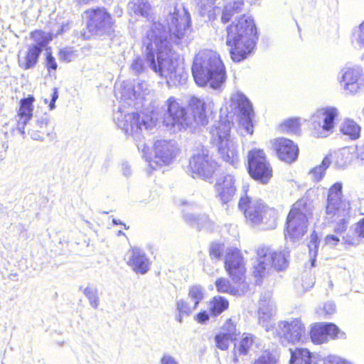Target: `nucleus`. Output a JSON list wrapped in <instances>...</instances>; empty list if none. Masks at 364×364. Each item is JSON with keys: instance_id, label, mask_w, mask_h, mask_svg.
Wrapping results in <instances>:
<instances>
[{"instance_id": "f257e3e1", "label": "nucleus", "mask_w": 364, "mask_h": 364, "mask_svg": "<svg viewBox=\"0 0 364 364\" xmlns=\"http://www.w3.org/2000/svg\"><path fill=\"white\" fill-rule=\"evenodd\" d=\"M192 31L191 18L186 9L174 8L164 22H154L142 38V48L150 68L160 76L176 78L182 77L181 70L171 59L172 44H187Z\"/></svg>"}, {"instance_id": "f03ea898", "label": "nucleus", "mask_w": 364, "mask_h": 364, "mask_svg": "<svg viewBox=\"0 0 364 364\" xmlns=\"http://www.w3.org/2000/svg\"><path fill=\"white\" fill-rule=\"evenodd\" d=\"M113 119L118 128L121 129L126 135L131 136L136 141H139L137 147L141 150L143 157L148 163L149 173L156 170L163 165L171 163L176 154L175 142L166 140H158L154 144V159L147 156L149 146L145 143H140L143 139L144 131H147L150 127L149 122L141 117L138 112H129L125 107H119L113 114Z\"/></svg>"}, {"instance_id": "7ed1b4c3", "label": "nucleus", "mask_w": 364, "mask_h": 364, "mask_svg": "<svg viewBox=\"0 0 364 364\" xmlns=\"http://www.w3.org/2000/svg\"><path fill=\"white\" fill-rule=\"evenodd\" d=\"M257 39L255 23L249 16L236 17L235 22L227 27L226 44L235 63L242 61L252 53Z\"/></svg>"}, {"instance_id": "20e7f679", "label": "nucleus", "mask_w": 364, "mask_h": 364, "mask_svg": "<svg viewBox=\"0 0 364 364\" xmlns=\"http://www.w3.org/2000/svg\"><path fill=\"white\" fill-rule=\"evenodd\" d=\"M192 74L200 87L218 89L226 80V72L220 55L214 50H203L194 58Z\"/></svg>"}, {"instance_id": "39448f33", "label": "nucleus", "mask_w": 364, "mask_h": 364, "mask_svg": "<svg viewBox=\"0 0 364 364\" xmlns=\"http://www.w3.org/2000/svg\"><path fill=\"white\" fill-rule=\"evenodd\" d=\"M230 122H220L210 131V143L217 149L219 156L234 168L239 164L237 145L230 135Z\"/></svg>"}, {"instance_id": "423d86ee", "label": "nucleus", "mask_w": 364, "mask_h": 364, "mask_svg": "<svg viewBox=\"0 0 364 364\" xmlns=\"http://www.w3.org/2000/svg\"><path fill=\"white\" fill-rule=\"evenodd\" d=\"M257 258L253 265L252 274L256 278V283L274 269L277 271L284 269L287 267V251H276L269 247L262 246L257 250Z\"/></svg>"}, {"instance_id": "0eeeda50", "label": "nucleus", "mask_w": 364, "mask_h": 364, "mask_svg": "<svg viewBox=\"0 0 364 364\" xmlns=\"http://www.w3.org/2000/svg\"><path fill=\"white\" fill-rule=\"evenodd\" d=\"M311 213V203L306 198L296 201L287 216L286 238L296 240L303 237L307 231L308 216Z\"/></svg>"}, {"instance_id": "6e6552de", "label": "nucleus", "mask_w": 364, "mask_h": 364, "mask_svg": "<svg viewBox=\"0 0 364 364\" xmlns=\"http://www.w3.org/2000/svg\"><path fill=\"white\" fill-rule=\"evenodd\" d=\"M88 15L85 39L91 36L111 38L114 36L115 21L105 8H97L86 11Z\"/></svg>"}, {"instance_id": "1a4fd4ad", "label": "nucleus", "mask_w": 364, "mask_h": 364, "mask_svg": "<svg viewBox=\"0 0 364 364\" xmlns=\"http://www.w3.org/2000/svg\"><path fill=\"white\" fill-rule=\"evenodd\" d=\"M338 115V110L333 107L317 109L311 119L312 135L317 138L329 136L333 132L335 119Z\"/></svg>"}, {"instance_id": "9d476101", "label": "nucleus", "mask_w": 364, "mask_h": 364, "mask_svg": "<svg viewBox=\"0 0 364 364\" xmlns=\"http://www.w3.org/2000/svg\"><path fill=\"white\" fill-rule=\"evenodd\" d=\"M247 170L250 176L262 184H267L272 177V168L261 149H255L249 151Z\"/></svg>"}, {"instance_id": "9b49d317", "label": "nucleus", "mask_w": 364, "mask_h": 364, "mask_svg": "<svg viewBox=\"0 0 364 364\" xmlns=\"http://www.w3.org/2000/svg\"><path fill=\"white\" fill-rule=\"evenodd\" d=\"M166 105L167 109L164 114V124L167 127L181 131L192 125V118L174 97H169Z\"/></svg>"}, {"instance_id": "f8f14e48", "label": "nucleus", "mask_w": 364, "mask_h": 364, "mask_svg": "<svg viewBox=\"0 0 364 364\" xmlns=\"http://www.w3.org/2000/svg\"><path fill=\"white\" fill-rule=\"evenodd\" d=\"M238 208L243 211L247 222L252 225L262 223L267 215L271 216L273 211L260 200H252L247 196H241Z\"/></svg>"}, {"instance_id": "ddd939ff", "label": "nucleus", "mask_w": 364, "mask_h": 364, "mask_svg": "<svg viewBox=\"0 0 364 364\" xmlns=\"http://www.w3.org/2000/svg\"><path fill=\"white\" fill-rule=\"evenodd\" d=\"M342 183L337 182L328 190L326 213L331 218L349 217L350 204L343 198Z\"/></svg>"}, {"instance_id": "4468645a", "label": "nucleus", "mask_w": 364, "mask_h": 364, "mask_svg": "<svg viewBox=\"0 0 364 364\" xmlns=\"http://www.w3.org/2000/svg\"><path fill=\"white\" fill-rule=\"evenodd\" d=\"M218 165L208 153L203 151L191 156L189 160L188 172L193 178H200L203 180L211 179Z\"/></svg>"}, {"instance_id": "2eb2a0df", "label": "nucleus", "mask_w": 364, "mask_h": 364, "mask_svg": "<svg viewBox=\"0 0 364 364\" xmlns=\"http://www.w3.org/2000/svg\"><path fill=\"white\" fill-rule=\"evenodd\" d=\"M338 81L351 94L364 90V71L361 66H346L338 73Z\"/></svg>"}, {"instance_id": "dca6fc26", "label": "nucleus", "mask_w": 364, "mask_h": 364, "mask_svg": "<svg viewBox=\"0 0 364 364\" xmlns=\"http://www.w3.org/2000/svg\"><path fill=\"white\" fill-rule=\"evenodd\" d=\"M275 337H279L280 341L286 345L299 342L305 333V328L301 321L297 318L291 321H284L278 323L275 330Z\"/></svg>"}, {"instance_id": "f3484780", "label": "nucleus", "mask_w": 364, "mask_h": 364, "mask_svg": "<svg viewBox=\"0 0 364 364\" xmlns=\"http://www.w3.org/2000/svg\"><path fill=\"white\" fill-rule=\"evenodd\" d=\"M225 268L232 282L245 280V267L243 257L237 248H228L225 256Z\"/></svg>"}, {"instance_id": "a211bd4d", "label": "nucleus", "mask_w": 364, "mask_h": 364, "mask_svg": "<svg viewBox=\"0 0 364 364\" xmlns=\"http://www.w3.org/2000/svg\"><path fill=\"white\" fill-rule=\"evenodd\" d=\"M231 107L237 109L239 113L242 116V126L248 134H252L253 124L252 116L253 114L252 106L247 97L242 92H237L231 96Z\"/></svg>"}, {"instance_id": "6ab92c4d", "label": "nucleus", "mask_w": 364, "mask_h": 364, "mask_svg": "<svg viewBox=\"0 0 364 364\" xmlns=\"http://www.w3.org/2000/svg\"><path fill=\"white\" fill-rule=\"evenodd\" d=\"M338 333L339 328L333 323H317L311 326L310 338L314 343L320 344L328 338H336Z\"/></svg>"}, {"instance_id": "aec40b11", "label": "nucleus", "mask_w": 364, "mask_h": 364, "mask_svg": "<svg viewBox=\"0 0 364 364\" xmlns=\"http://www.w3.org/2000/svg\"><path fill=\"white\" fill-rule=\"evenodd\" d=\"M275 312V305L269 295L262 296L259 301L258 323L264 328L266 331H269L272 328L270 321Z\"/></svg>"}, {"instance_id": "412c9836", "label": "nucleus", "mask_w": 364, "mask_h": 364, "mask_svg": "<svg viewBox=\"0 0 364 364\" xmlns=\"http://www.w3.org/2000/svg\"><path fill=\"white\" fill-rule=\"evenodd\" d=\"M274 146L278 157L287 163L294 161L299 154V148L291 140L287 138H279L275 140Z\"/></svg>"}, {"instance_id": "4be33fe9", "label": "nucleus", "mask_w": 364, "mask_h": 364, "mask_svg": "<svg viewBox=\"0 0 364 364\" xmlns=\"http://www.w3.org/2000/svg\"><path fill=\"white\" fill-rule=\"evenodd\" d=\"M128 255L127 263L134 272L145 274L149 270V260L142 250L134 247L129 250Z\"/></svg>"}, {"instance_id": "5701e85b", "label": "nucleus", "mask_w": 364, "mask_h": 364, "mask_svg": "<svg viewBox=\"0 0 364 364\" xmlns=\"http://www.w3.org/2000/svg\"><path fill=\"white\" fill-rule=\"evenodd\" d=\"M48 124L49 118L44 114L30 124L28 134L33 140L43 141L46 136H50L53 134V128L50 127Z\"/></svg>"}, {"instance_id": "b1692460", "label": "nucleus", "mask_w": 364, "mask_h": 364, "mask_svg": "<svg viewBox=\"0 0 364 364\" xmlns=\"http://www.w3.org/2000/svg\"><path fill=\"white\" fill-rule=\"evenodd\" d=\"M188 106L191 111L189 116L192 118V122H195L198 125L207 124V104L204 100L195 96L191 97L188 101Z\"/></svg>"}, {"instance_id": "393cba45", "label": "nucleus", "mask_w": 364, "mask_h": 364, "mask_svg": "<svg viewBox=\"0 0 364 364\" xmlns=\"http://www.w3.org/2000/svg\"><path fill=\"white\" fill-rule=\"evenodd\" d=\"M215 288L218 292L229 294L233 296L242 295L247 289V284L245 280L240 282H230L224 277H220L215 282Z\"/></svg>"}, {"instance_id": "a878e982", "label": "nucleus", "mask_w": 364, "mask_h": 364, "mask_svg": "<svg viewBox=\"0 0 364 364\" xmlns=\"http://www.w3.org/2000/svg\"><path fill=\"white\" fill-rule=\"evenodd\" d=\"M255 336L251 333H243L241 338L234 343L235 363H238V357L245 356L249 353L250 348L255 343Z\"/></svg>"}, {"instance_id": "bb28decb", "label": "nucleus", "mask_w": 364, "mask_h": 364, "mask_svg": "<svg viewBox=\"0 0 364 364\" xmlns=\"http://www.w3.org/2000/svg\"><path fill=\"white\" fill-rule=\"evenodd\" d=\"M38 46H28V50L23 56L18 55V65L23 70H28L36 66L38 58L41 54Z\"/></svg>"}, {"instance_id": "cd10ccee", "label": "nucleus", "mask_w": 364, "mask_h": 364, "mask_svg": "<svg viewBox=\"0 0 364 364\" xmlns=\"http://www.w3.org/2000/svg\"><path fill=\"white\" fill-rule=\"evenodd\" d=\"M183 218L186 223L198 230H210L213 227L211 221L205 214L196 215L183 210Z\"/></svg>"}, {"instance_id": "c85d7f7f", "label": "nucleus", "mask_w": 364, "mask_h": 364, "mask_svg": "<svg viewBox=\"0 0 364 364\" xmlns=\"http://www.w3.org/2000/svg\"><path fill=\"white\" fill-rule=\"evenodd\" d=\"M119 92L121 101L123 103L127 104L129 107H136L137 105V102H136L138 100L136 95H139V92L132 82H124L121 85Z\"/></svg>"}, {"instance_id": "c756f323", "label": "nucleus", "mask_w": 364, "mask_h": 364, "mask_svg": "<svg viewBox=\"0 0 364 364\" xmlns=\"http://www.w3.org/2000/svg\"><path fill=\"white\" fill-rule=\"evenodd\" d=\"M289 364H316V357L306 348H290Z\"/></svg>"}, {"instance_id": "7c9ffc66", "label": "nucleus", "mask_w": 364, "mask_h": 364, "mask_svg": "<svg viewBox=\"0 0 364 364\" xmlns=\"http://www.w3.org/2000/svg\"><path fill=\"white\" fill-rule=\"evenodd\" d=\"M244 5L243 0H227L222 13V21L227 23L235 15L241 13L243 11Z\"/></svg>"}, {"instance_id": "2f4dec72", "label": "nucleus", "mask_w": 364, "mask_h": 364, "mask_svg": "<svg viewBox=\"0 0 364 364\" xmlns=\"http://www.w3.org/2000/svg\"><path fill=\"white\" fill-rule=\"evenodd\" d=\"M151 9L148 0H132L128 4V10L130 13L143 17H148Z\"/></svg>"}, {"instance_id": "473e14b6", "label": "nucleus", "mask_w": 364, "mask_h": 364, "mask_svg": "<svg viewBox=\"0 0 364 364\" xmlns=\"http://www.w3.org/2000/svg\"><path fill=\"white\" fill-rule=\"evenodd\" d=\"M340 131L350 139L355 140L360 137L361 128L355 121L347 119L341 124Z\"/></svg>"}, {"instance_id": "72a5a7b5", "label": "nucleus", "mask_w": 364, "mask_h": 364, "mask_svg": "<svg viewBox=\"0 0 364 364\" xmlns=\"http://www.w3.org/2000/svg\"><path fill=\"white\" fill-rule=\"evenodd\" d=\"M34 102L35 98L32 95L21 99L17 117H26V120H31L33 116Z\"/></svg>"}, {"instance_id": "f704fd0d", "label": "nucleus", "mask_w": 364, "mask_h": 364, "mask_svg": "<svg viewBox=\"0 0 364 364\" xmlns=\"http://www.w3.org/2000/svg\"><path fill=\"white\" fill-rule=\"evenodd\" d=\"M229 306V301L221 296H215L209 304V309L213 316H217L222 314Z\"/></svg>"}, {"instance_id": "c9c22d12", "label": "nucleus", "mask_w": 364, "mask_h": 364, "mask_svg": "<svg viewBox=\"0 0 364 364\" xmlns=\"http://www.w3.org/2000/svg\"><path fill=\"white\" fill-rule=\"evenodd\" d=\"M331 163V158L328 156H325L320 165L314 167L310 171L309 175L312 179L315 181H321L325 174L326 170L328 168Z\"/></svg>"}, {"instance_id": "e433bc0d", "label": "nucleus", "mask_w": 364, "mask_h": 364, "mask_svg": "<svg viewBox=\"0 0 364 364\" xmlns=\"http://www.w3.org/2000/svg\"><path fill=\"white\" fill-rule=\"evenodd\" d=\"M351 42L355 48H364V21L353 30Z\"/></svg>"}, {"instance_id": "4c0bfd02", "label": "nucleus", "mask_w": 364, "mask_h": 364, "mask_svg": "<svg viewBox=\"0 0 364 364\" xmlns=\"http://www.w3.org/2000/svg\"><path fill=\"white\" fill-rule=\"evenodd\" d=\"M204 296V290L200 285L190 287L188 290V298L193 301V309H196Z\"/></svg>"}, {"instance_id": "58836bf2", "label": "nucleus", "mask_w": 364, "mask_h": 364, "mask_svg": "<svg viewBox=\"0 0 364 364\" xmlns=\"http://www.w3.org/2000/svg\"><path fill=\"white\" fill-rule=\"evenodd\" d=\"M235 178L231 174H227L225 176L218 178L215 184V189H235Z\"/></svg>"}, {"instance_id": "ea45409f", "label": "nucleus", "mask_w": 364, "mask_h": 364, "mask_svg": "<svg viewBox=\"0 0 364 364\" xmlns=\"http://www.w3.org/2000/svg\"><path fill=\"white\" fill-rule=\"evenodd\" d=\"M31 38L35 41V43L30 46H38L37 48H40L41 52L50 40L47 34L41 31H35L31 33Z\"/></svg>"}, {"instance_id": "a19ab883", "label": "nucleus", "mask_w": 364, "mask_h": 364, "mask_svg": "<svg viewBox=\"0 0 364 364\" xmlns=\"http://www.w3.org/2000/svg\"><path fill=\"white\" fill-rule=\"evenodd\" d=\"M281 129L289 134H299L301 130L299 119L293 118L284 121L281 124Z\"/></svg>"}, {"instance_id": "79ce46f5", "label": "nucleus", "mask_w": 364, "mask_h": 364, "mask_svg": "<svg viewBox=\"0 0 364 364\" xmlns=\"http://www.w3.org/2000/svg\"><path fill=\"white\" fill-rule=\"evenodd\" d=\"M83 293L87 298L90 305L94 309H97L100 301L97 288L94 286H87L83 290Z\"/></svg>"}, {"instance_id": "37998d69", "label": "nucleus", "mask_w": 364, "mask_h": 364, "mask_svg": "<svg viewBox=\"0 0 364 364\" xmlns=\"http://www.w3.org/2000/svg\"><path fill=\"white\" fill-rule=\"evenodd\" d=\"M277 361L276 355L272 352L264 350L251 364H276Z\"/></svg>"}, {"instance_id": "c03bdc74", "label": "nucleus", "mask_w": 364, "mask_h": 364, "mask_svg": "<svg viewBox=\"0 0 364 364\" xmlns=\"http://www.w3.org/2000/svg\"><path fill=\"white\" fill-rule=\"evenodd\" d=\"M216 198L223 205H228L233 198L236 190L235 189H215Z\"/></svg>"}, {"instance_id": "a18cd8bd", "label": "nucleus", "mask_w": 364, "mask_h": 364, "mask_svg": "<svg viewBox=\"0 0 364 364\" xmlns=\"http://www.w3.org/2000/svg\"><path fill=\"white\" fill-rule=\"evenodd\" d=\"M319 241L318 238L317 234L314 231L310 236V241L308 245L309 250V255L311 257H314L311 259V266H315L316 259L315 257L317 255Z\"/></svg>"}, {"instance_id": "49530a36", "label": "nucleus", "mask_w": 364, "mask_h": 364, "mask_svg": "<svg viewBox=\"0 0 364 364\" xmlns=\"http://www.w3.org/2000/svg\"><path fill=\"white\" fill-rule=\"evenodd\" d=\"M224 252V245L213 242L209 248V254L211 259L218 261L221 259Z\"/></svg>"}, {"instance_id": "de8ad7c7", "label": "nucleus", "mask_w": 364, "mask_h": 364, "mask_svg": "<svg viewBox=\"0 0 364 364\" xmlns=\"http://www.w3.org/2000/svg\"><path fill=\"white\" fill-rule=\"evenodd\" d=\"M221 333L227 336L229 338H232V340H236V336L237 335V329L235 325L232 322L231 319H228L223 325L222 328Z\"/></svg>"}, {"instance_id": "09e8293b", "label": "nucleus", "mask_w": 364, "mask_h": 364, "mask_svg": "<svg viewBox=\"0 0 364 364\" xmlns=\"http://www.w3.org/2000/svg\"><path fill=\"white\" fill-rule=\"evenodd\" d=\"M233 341L232 338H229L228 336L219 333L215 336V342L217 348L222 350H226L229 347V342Z\"/></svg>"}, {"instance_id": "8fccbe9b", "label": "nucleus", "mask_w": 364, "mask_h": 364, "mask_svg": "<svg viewBox=\"0 0 364 364\" xmlns=\"http://www.w3.org/2000/svg\"><path fill=\"white\" fill-rule=\"evenodd\" d=\"M215 1L216 0H208V5L202 4L199 9L200 16H207L208 19L210 20L214 14L213 4Z\"/></svg>"}, {"instance_id": "3c124183", "label": "nucleus", "mask_w": 364, "mask_h": 364, "mask_svg": "<svg viewBox=\"0 0 364 364\" xmlns=\"http://www.w3.org/2000/svg\"><path fill=\"white\" fill-rule=\"evenodd\" d=\"M130 68H131V70L136 75H139V74L144 73L146 68H145L143 59L139 56L136 57L133 60V62L131 64Z\"/></svg>"}, {"instance_id": "603ef678", "label": "nucleus", "mask_w": 364, "mask_h": 364, "mask_svg": "<svg viewBox=\"0 0 364 364\" xmlns=\"http://www.w3.org/2000/svg\"><path fill=\"white\" fill-rule=\"evenodd\" d=\"M176 309L180 314H186V316H188L191 314L193 309V306H191L184 299H178L176 301Z\"/></svg>"}, {"instance_id": "864d4df0", "label": "nucleus", "mask_w": 364, "mask_h": 364, "mask_svg": "<svg viewBox=\"0 0 364 364\" xmlns=\"http://www.w3.org/2000/svg\"><path fill=\"white\" fill-rule=\"evenodd\" d=\"M353 157V154L348 148L343 149L338 154V158L341 159V166H346L349 164L351 162Z\"/></svg>"}, {"instance_id": "5fc2aeb1", "label": "nucleus", "mask_w": 364, "mask_h": 364, "mask_svg": "<svg viewBox=\"0 0 364 364\" xmlns=\"http://www.w3.org/2000/svg\"><path fill=\"white\" fill-rule=\"evenodd\" d=\"M335 219H338V222L334 228V232L337 234H341L344 232L348 226V217H339V218H334Z\"/></svg>"}, {"instance_id": "6e6d98bb", "label": "nucleus", "mask_w": 364, "mask_h": 364, "mask_svg": "<svg viewBox=\"0 0 364 364\" xmlns=\"http://www.w3.org/2000/svg\"><path fill=\"white\" fill-rule=\"evenodd\" d=\"M134 87L139 92V95H136L137 100L144 99L148 94V85L145 81L139 82L136 85H134Z\"/></svg>"}, {"instance_id": "4d7b16f0", "label": "nucleus", "mask_w": 364, "mask_h": 364, "mask_svg": "<svg viewBox=\"0 0 364 364\" xmlns=\"http://www.w3.org/2000/svg\"><path fill=\"white\" fill-rule=\"evenodd\" d=\"M46 67L49 72H51V70L55 71L58 68L55 58L48 50H46Z\"/></svg>"}, {"instance_id": "13d9d810", "label": "nucleus", "mask_w": 364, "mask_h": 364, "mask_svg": "<svg viewBox=\"0 0 364 364\" xmlns=\"http://www.w3.org/2000/svg\"><path fill=\"white\" fill-rule=\"evenodd\" d=\"M75 58L73 51L68 48L61 49L59 51V59L64 62H71Z\"/></svg>"}, {"instance_id": "bf43d9fd", "label": "nucleus", "mask_w": 364, "mask_h": 364, "mask_svg": "<svg viewBox=\"0 0 364 364\" xmlns=\"http://www.w3.org/2000/svg\"><path fill=\"white\" fill-rule=\"evenodd\" d=\"M315 283V279L312 275L309 273H306L302 277V287L305 290L311 288Z\"/></svg>"}, {"instance_id": "052dcab7", "label": "nucleus", "mask_w": 364, "mask_h": 364, "mask_svg": "<svg viewBox=\"0 0 364 364\" xmlns=\"http://www.w3.org/2000/svg\"><path fill=\"white\" fill-rule=\"evenodd\" d=\"M159 363L160 364H180L178 360L168 353L162 355Z\"/></svg>"}, {"instance_id": "680f3d73", "label": "nucleus", "mask_w": 364, "mask_h": 364, "mask_svg": "<svg viewBox=\"0 0 364 364\" xmlns=\"http://www.w3.org/2000/svg\"><path fill=\"white\" fill-rule=\"evenodd\" d=\"M355 233L361 241L364 242V218L356 223Z\"/></svg>"}, {"instance_id": "e2e57ef3", "label": "nucleus", "mask_w": 364, "mask_h": 364, "mask_svg": "<svg viewBox=\"0 0 364 364\" xmlns=\"http://www.w3.org/2000/svg\"><path fill=\"white\" fill-rule=\"evenodd\" d=\"M18 117V119H17V124H16V131H18V132L21 134V135H24L25 134V127L26 125V124L30 121V120H26V117Z\"/></svg>"}, {"instance_id": "0e129e2a", "label": "nucleus", "mask_w": 364, "mask_h": 364, "mask_svg": "<svg viewBox=\"0 0 364 364\" xmlns=\"http://www.w3.org/2000/svg\"><path fill=\"white\" fill-rule=\"evenodd\" d=\"M196 319L200 323H205L210 319V315L208 311H203L196 316Z\"/></svg>"}, {"instance_id": "69168bd1", "label": "nucleus", "mask_w": 364, "mask_h": 364, "mask_svg": "<svg viewBox=\"0 0 364 364\" xmlns=\"http://www.w3.org/2000/svg\"><path fill=\"white\" fill-rule=\"evenodd\" d=\"M323 311L326 315H331L336 311V305L333 302H327L323 306Z\"/></svg>"}, {"instance_id": "338daca9", "label": "nucleus", "mask_w": 364, "mask_h": 364, "mask_svg": "<svg viewBox=\"0 0 364 364\" xmlns=\"http://www.w3.org/2000/svg\"><path fill=\"white\" fill-rule=\"evenodd\" d=\"M58 98V92L56 87L53 89V93L51 95V100L49 104L50 109H53L55 107V102Z\"/></svg>"}, {"instance_id": "774afa93", "label": "nucleus", "mask_w": 364, "mask_h": 364, "mask_svg": "<svg viewBox=\"0 0 364 364\" xmlns=\"http://www.w3.org/2000/svg\"><path fill=\"white\" fill-rule=\"evenodd\" d=\"M339 241V238L337 236L333 235H327L326 237V243L330 245L335 246Z\"/></svg>"}]
</instances>
